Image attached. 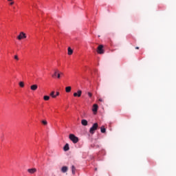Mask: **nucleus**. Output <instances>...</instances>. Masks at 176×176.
<instances>
[{
    "instance_id": "1",
    "label": "nucleus",
    "mask_w": 176,
    "mask_h": 176,
    "mask_svg": "<svg viewBox=\"0 0 176 176\" xmlns=\"http://www.w3.org/2000/svg\"><path fill=\"white\" fill-rule=\"evenodd\" d=\"M69 138L72 141L73 144H78L79 142V138L74 134H70Z\"/></svg>"
},
{
    "instance_id": "2",
    "label": "nucleus",
    "mask_w": 176,
    "mask_h": 176,
    "mask_svg": "<svg viewBox=\"0 0 176 176\" xmlns=\"http://www.w3.org/2000/svg\"><path fill=\"white\" fill-rule=\"evenodd\" d=\"M97 129H98V123L94 124L93 126L89 129L90 134H94Z\"/></svg>"
},
{
    "instance_id": "3",
    "label": "nucleus",
    "mask_w": 176,
    "mask_h": 176,
    "mask_svg": "<svg viewBox=\"0 0 176 176\" xmlns=\"http://www.w3.org/2000/svg\"><path fill=\"white\" fill-rule=\"evenodd\" d=\"M25 38H27V35L23 32H21L17 36V39H19V41H21V39H25Z\"/></svg>"
},
{
    "instance_id": "4",
    "label": "nucleus",
    "mask_w": 176,
    "mask_h": 176,
    "mask_svg": "<svg viewBox=\"0 0 176 176\" xmlns=\"http://www.w3.org/2000/svg\"><path fill=\"white\" fill-rule=\"evenodd\" d=\"M104 45H100L98 47V50H97V52L99 54H104Z\"/></svg>"
},
{
    "instance_id": "5",
    "label": "nucleus",
    "mask_w": 176,
    "mask_h": 176,
    "mask_svg": "<svg viewBox=\"0 0 176 176\" xmlns=\"http://www.w3.org/2000/svg\"><path fill=\"white\" fill-rule=\"evenodd\" d=\"M37 170L35 168H28V173H29V174H35V173H36Z\"/></svg>"
},
{
    "instance_id": "6",
    "label": "nucleus",
    "mask_w": 176,
    "mask_h": 176,
    "mask_svg": "<svg viewBox=\"0 0 176 176\" xmlns=\"http://www.w3.org/2000/svg\"><path fill=\"white\" fill-rule=\"evenodd\" d=\"M80 96H82V91H81V90H78V91H77V93L75 92V93L74 94V97H80Z\"/></svg>"
},
{
    "instance_id": "7",
    "label": "nucleus",
    "mask_w": 176,
    "mask_h": 176,
    "mask_svg": "<svg viewBox=\"0 0 176 176\" xmlns=\"http://www.w3.org/2000/svg\"><path fill=\"white\" fill-rule=\"evenodd\" d=\"M30 89H31V90H32L33 91H35V90H37V89H38V85H31Z\"/></svg>"
},
{
    "instance_id": "8",
    "label": "nucleus",
    "mask_w": 176,
    "mask_h": 176,
    "mask_svg": "<svg viewBox=\"0 0 176 176\" xmlns=\"http://www.w3.org/2000/svg\"><path fill=\"white\" fill-rule=\"evenodd\" d=\"M98 109V105L94 104L93 109H92L93 112H97Z\"/></svg>"
},
{
    "instance_id": "9",
    "label": "nucleus",
    "mask_w": 176,
    "mask_h": 176,
    "mask_svg": "<svg viewBox=\"0 0 176 176\" xmlns=\"http://www.w3.org/2000/svg\"><path fill=\"white\" fill-rule=\"evenodd\" d=\"M54 73L52 75V78H56V76H57V74H58V72H60V71H58V69H55L54 70Z\"/></svg>"
},
{
    "instance_id": "10",
    "label": "nucleus",
    "mask_w": 176,
    "mask_h": 176,
    "mask_svg": "<svg viewBox=\"0 0 176 176\" xmlns=\"http://www.w3.org/2000/svg\"><path fill=\"white\" fill-rule=\"evenodd\" d=\"M63 149L65 152H67V151H69V144H66L63 147Z\"/></svg>"
},
{
    "instance_id": "11",
    "label": "nucleus",
    "mask_w": 176,
    "mask_h": 176,
    "mask_svg": "<svg viewBox=\"0 0 176 176\" xmlns=\"http://www.w3.org/2000/svg\"><path fill=\"white\" fill-rule=\"evenodd\" d=\"M62 173H67L68 171V167L67 166H63L61 168Z\"/></svg>"
},
{
    "instance_id": "12",
    "label": "nucleus",
    "mask_w": 176,
    "mask_h": 176,
    "mask_svg": "<svg viewBox=\"0 0 176 176\" xmlns=\"http://www.w3.org/2000/svg\"><path fill=\"white\" fill-rule=\"evenodd\" d=\"M72 53H74V51L72 50V49H71V47H68V53H67V54L69 55V56H71L72 54Z\"/></svg>"
},
{
    "instance_id": "13",
    "label": "nucleus",
    "mask_w": 176,
    "mask_h": 176,
    "mask_svg": "<svg viewBox=\"0 0 176 176\" xmlns=\"http://www.w3.org/2000/svg\"><path fill=\"white\" fill-rule=\"evenodd\" d=\"M87 120H81V124H82V126H87Z\"/></svg>"
},
{
    "instance_id": "14",
    "label": "nucleus",
    "mask_w": 176,
    "mask_h": 176,
    "mask_svg": "<svg viewBox=\"0 0 176 176\" xmlns=\"http://www.w3.org/2000/svg\"><path fill=\"white\" fill-rule=\"evenodd\" d=\"M75 171H76V168H75V166H72V173L73 175H75Z\"/></svg>"
},
{
    "instance_id": "15",
    "label": "nucleus",
    "mask_w": 176,
    "mask_h": 176,
    "mask_svg": "<svg viewBox=\"0 0 176 176\" xmlns=\"http://www.w3.org/2000/svg\"><path fill=\"white\" fill-rule=\"evenodd\" d=\"M72 89V88L71 87H65V91H66V93H70Z\"/></svg>"
},
{
    "instance_id": "16",
    "label": "nucleus",
    "mask_w": 176,
    "mask_h": 176,
    "mask_svg": "<svg viewBox=\"0 0 176 176\" xmlns=\"http://www.w3.org/2000/svg\"><path fill=\"white\" fill-rule=\"evenodd\" d=\"M43 100H45V101H49V100H50V96H44Z\"/></svg>"
},
{
    "instance_id": "17",
    "label": "nucleus",
    "mask_w": 176,
    "mask_h": 176,
    "mask_svg": "<svg viewBox=\"0 0 176 176\" xmlns=\"http://www.w3.org/2000/svg\"><path fill=\"white\" fill-rule=\"evenodd\" d=\"M100 131H101V133H104L107 131V129H105V128L104 126H101Z\"/></svg>"
},
{
    "instance_id": "18",
    "label": "nucleus",
    "mask_w": 176,
    "mask_h": 176,
    "mask_svg": "<svg viewBox=\"0 0 176 176\" xmlns=\"http://www.w3.org/2000/svg\"><path fill=\"white\" fill-rule=\"evenodd\" d=\"M50 96H51V97H52V98H56V96L54 95V91H52L50 94Z\"/></svg>"
},
{
    "instance_id": "19",
    "label": "nucleus",
    "mask_w": 176,
    "mask_h": 176,
    "mask_svg": "<svg viewBox=\"0 0 176 176\" xmlns=\"http://www.w3.org/2000/svg\"><path fill=\"white\" fill-rule=\"evenodd\" d=\"M19 86H20V87H24V82L21 81V82H19Z\"/></svg>"
},
{
    "instance_id": "20",
    "label": "nucleus",
    "mask_w": 176,
    "mask_h": 176,
    "mask_svg": "<svg viewBox=\"0 0 176 176\" xmlns=\"http://www.w3.org/2000/svg\"><path fill=\"white\" fill-rule=\"evenodd\" d=\"M41 123H43V124H44V126H46L47 124V121L43 120V121H41Z\"/></svg>"
},
{
    "instance_id": "21",
    "label": "nucleus",
    "mask_w": 176,
    "mask_h": 176,
    "mask_svg": "<svg viewBox=\"0 0 176 176\" xmlns=\"http://www.w3.org/2000/svg\"><path fill=\"white\" fill-rule=\"evenodd\" d=\"M88 96L89 97L91 98L93 96V94H91V92H88Z\"/></svg>"
},
{
    "instance_id": "22",
    "label": "nucleus",
    "mask_w": 176,
    "mask_h": 176,
    "mask_svg": "<svg viewBox=\"0 0 176 176\" xmlns=\"http://www.w3.org/2000/svg\"><path fill=\"white\" fill-rule=\"evenodd\" d=\"M60 77L61 76H60V72H58V74H57L58 79H60Z\"/></svg>"
},
{
    "instance_id": "23",
    "label": "nucleus",
    "mask_w": 176,
    "mask_h": 176,
    "mask_svg": "<svg viewBox=\"0 0 176 176\" xmlns=\"http://www.w3.org/2000/svg\"><path fill=\"white\" fill-rule=\"evenodd\" d=\"M14 59L19 60V56L17 55L14 56Z\"/></svg>"
},
{
    "instance_id": "24",
    "label": "nucleus",
    "mask_w": 176,
    "mask_h": 176,
    "mask_svg": "<svg viewBox=\"0 0 176 176\" xmlns=\"http://www.w3.org/2000/svg\"><path fill=\"white\" fill-rule=\"evenodd\" d=\"M99 101H100V102H103L104 100H102V98H99Z\"/></svg>"
},
{
    "instance_id": "25",
    "label": "nucleus",
    "mask_w": 176,
    "mask_h": 176,
    "mask_svg": "<svg viewBox=\"0 0 176 176\" xmlns=\"http://www.w3.org/2000/svg\"><path fill=\"white\" fill-rule=\"evenodd\" d=\"M10 5H11V6H12V5H14V1L10 2Z\"/></svg>"
},
{
    "instance_id": "26",
    "label": "nucleus",
    "mask_w": 176,
    "mask_h": 176,
    "mask_svg": "<svg viewBox=\"0 0 176 176\" xmlns=\"http://www.w3.org/2000/svg\"><path fill=\"white\" fill-rule=\"evenodd\" d=\"M55 96H56V97H57V96H60V92H56V95H55Z\"/></svg>"
},
{
    "instance_id": "27",
    "label": "nucleus",
    "mask_w": 176,
    "mask_h": 176,
    "mask_svg": "<svg viewBox=\"0 0 176 176\" xmlns=\"http://www.w3.org/2000/svg\"><path fill=\"white\" fill-rule=\"evenodd\" d=\"M135 49L138 50V49H140V47H135Z\"/></svg>"
},
{
    "instance_id": "28",
    "label": "nucleus",
    "mask_w": 176,
    "mask_h": 176,
    "mask_svg": "<svg viewBox=\"0 0 176 176\" xmlns=\"http://www.w3.org/2000/svg\"><path fill=\"white\" fill-rule=\"evenodd\" d=\"M8 1L10 2V1H13V0H8Z\"/></svg>"
},
{
    "instance_id": "29",
    "label": "nucleus",
    "mask_w": 176,
    "mask_h": 176,
    "mask_svg": "<svg viewBox=\"0 0 176 176\" xmlns=\"http://www.w3.org/2000/svg\"><path fill=\"white\" fill-rule=\"evenodd\" d=\"M60 75H63V73H60Z\"/></svg>"
},
{
    "instance_id": "30",
    "label": "nucleus",
    "mask_w": 176,
    "mask_h": 176,
    "mask_svg": "<svg viewBox=\"0 0 176 176\" xmlns=\"http://www.w3.org/2000/svg\"><path fill=\"white\" fill-rule=\"evenodd\" d=\"M13 9H16V8L13 7Z\"/></svg>"
}]
</instances>
